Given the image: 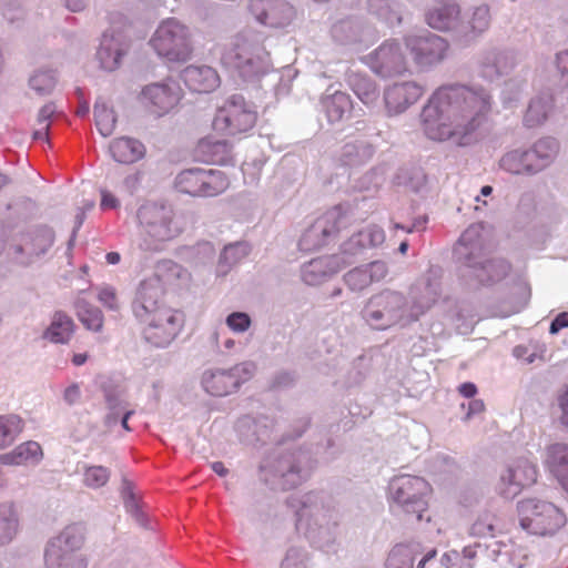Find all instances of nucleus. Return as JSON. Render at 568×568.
Returning a JSON list of instances; mask_svg holds the SVG:
<instances>
[{
  "mask_svg": "<svg viewBox=\"0 0 568 568\" xmlns=\"http://www.w3.org/2000/svg\"><path fill=\"white\" fill-rule=\"evenodd\" d=\"M490 110L491 95L486 89L460 83L443 84L422 109V130L432 141H452L465 146L471 143Z\"/></svg>",
  "mask_w": 568,
  "mask_h": 568,
  "instance_id": "1",
  "label": "nucleus"
},
{
  "mask_svg": "<svg viewBox=\"0 0 568 568\" xmlns=\"http://www.w3.org/2000/svg\"><path fill=\"white\" fill-rule=\"evenodd\" d=\"M440 284L437 278L423 277L410 288L409 298L403 293L383 290L365 302L361 317L375 331H386L394 326L405 327L428 311L437 301Z\"/></svg>",
  "mask_w": 568,
  "mask_h": 568,
  "instance_id": "2",
  "label": "nucleus"
},
{
  "mask_svg": "<svg viewBox=\"0 0 568 568\" xmlns=\"http://www.w3.org/2000/svg\"><path fill=\"white\" fill-rule=\"evenodd\" d=\"M287 508L294 514L295 529L312 547L326 554L338 549V513L327 494L312 490L293 494L286 499Z\"/></svg>",
  "mask_w": 568,
  "mask_h": 568,
  "instance_id": "3",
  "label": "nucleus"
},
{
  "mask_svg": "<svg viewBox=\"0 0 568 568\" xmlns=\"http://www.w3.org/2000/svg\"><path fill=\"white\" fill-rule=\"evenodd\" d=\"M132 312L143 325V339L156 348L169 347L183 328L182 315L165 304L155 281L140 283Z\"/></svg>",
  "mask_w": 568,
  "mask_h": 568,
  "instance_id": "4",
  "label": "nucleus"
},
{
  "mask_svg": "<svg viewBox=\"0 0 568 568\" xmlns=\"http://www.w3.org/2000/svg\"><path fill=\"white\" fill-rule=\"evenodd\" d=\"M479 225H470L454 247V257L460 276L468 283L493 286L510 272V264L500 257H488Z\"/></svg>",
  "mask_w": 568,
  "mask_h": 568,
  "instance_id": "5",
  "label": "nucleus"
},
{
  "mask_svg": "<svg viewBox=\"0 0 568 568\" xmlns=\"http://www.w3.org/2000/svg\"><path fill=\"white\" fill-rule=\"evenodd\" d=\"M265 39L261 31L253 29L239 32L224 47L221 62L245 82L258 80L272 69Z\"/></svg>",
  "mask_w": 568,
  "mask_h": 568,
  "instance_id": "6",
  "label": "nucleus"
},
{
  "mask_svg": "<svg viewBox=\"0 0 568 568\" xmlns=\"http://www.w3.org/2000/svg\"><path fill=\"white\" fill-rule=\"evenodd\" d=\"M138 245L145 252H159L183 231L171 205L145 202L136 210Z\"/></svg>",
  "mask_w": 568,
  "mask_h": 568,
  "instance_id": "7",
  "label": "nucleus"
},
{
  "mask_svg": "<svg viewBox=\"0 0 568 568\" xmlns=\"http://www.w3.org/2000/svg\"><path fill=\"white\" fill-rule=\"evenodd\" d=\"M313 468L314 460L310 453L297 449L266 460L261 466V473L272 487L291 489L306 480Z\"/></svg>",
  "mask_w": 568,
  "mask_h": 568,
  "instance_id": "8",
  "label": "nucleus"
},
{
  "mask_svg": "<svg viewBox=\"0 0 568 568\" xmlns=\"http://www.w3.org/2000/svg\"><path fill=\"white\" fill-rule=\"evenodd\" d=\"M84 544V527L71 524L59 535L51 538L44 550V562L48 568H87L84 556L77 554Z\"/></svg>",
  "mask_w": 568,
  "mask_h": 568,
  "instance_id": "9",
  "label": "nucleus"
},
{
  "mask_svg": "<svg viewBox=\"0 0 568 568\" xmlns=\"http://www.w3.org/2000/svg\"><path fill=\"white\" fill-rule=\"evenodd\" d=\"M150 45L160 58L169 62H185L193 52L189 28L175 18L165 19L159 24L150 39Z\"/></svg>",
  "mask_w": 568,
  "mask_h": 568,
  "instance_id": "10",
  "label": "nucleus"
},
{
  "mask_svg": "<svg viewBox=\"0 0 568 568\" xmlns=\"http://www.w3.org/2000/svg\"><path fill=\"white\" fill-rule=\"evenodd\" d=\"M517 508L520 527L531 535H554L566 524L565 514L549 501L529 498Z\"/></svg>",
  "mask_w": 568,
  "mask_h": 568,
  "instance_id": "11",
  "label": "nucleus"
},
{
  "mask_svg": "<svg viewBox=\"0 0 568 568\" xmlns=\"http://www.w3.org/2000/svg\"><path fill=\"white\" fill-rule=\"evenodd\" d=\"M403 41L415 67L420 71L433 70L448 55L447 40L429 31L406 34Z\"/></svg>",
  "mask_w": 568,
  "mask_h": 568,
  "instance_id": "12",
  "label": "nucleus"
},
{
  "mask_svg": "<svg viewBox=\"0 0 568 568\" xmlns=\"http://www.w3.org/2000/svg\"><path fill=\"white\" fill-rule=\"evenodd\" d=\"M257 112L251 102L243 95L233 94L217 110L213 128L227 135H235L250 131L256 123Z\"/></svg>",
  "mask_w": 568,
  "mask_h": 568,
  "instance_id": "13",
  "label": "nucleus"
},
{
  "mask_svg": "<svg viewBox=\"0 0 568 568\" xmlns=\"http://www.w3.org/2000/svg\"><path fill=\"white\" fill-rule=\"evenodd\" d=\"M256 366L253 362L246 361L234 365L231 368H209L201 375L203 390L215 397H223L235 393L242 384L250 381Z\"/></svg>",
  "mask_w": 568,
  "mask_h": 568,
  "instance_id": "14",
  "label": "nucleus"
},
{
  "mask_svg": "<svg viewBox=\"0 0 568 568\" xmlns=\"http://www.w3.org/2000/svg\"><path fill=\"white\" fill-rule=\"evenodd\" d=\"M429 491L428 483L412 475L395 476L388 485L389 498L407 514H415L422 520L426 510V495Z\"/></svg>",
  "mask_w": 568,
  "mask_h": 568,
  "instance_id": "15",
  "label": "nucleus"
},
{
  "mask_svg": "<svg viewBox=\"0 0 568 568\" xmlns=\"http://www.w3.org/2000/svg\"><path fill=\"white\" fill-rule=\"evenodd\" d=\"M174 185L181 193L206 197L223 193L230 186V181L220 170L192 168L180 172Z\"/></svg>",
  "mask_w": 568,
  "mask_h": 568,
  "instance_id": "16",
  "label": "nucleus"
},
{
  "mask_svg": "<svg viewBox=\"0 0 568 568\" xmlns=\"http://www.w3.org/2000/svg\"><path fill=\"white\" fill-rule=\"evenodd\" d=\"M364 62L378 77L388 79L408 72V60L400 42L388 39L364 57Z\"/></svg>",
  "mask_w": 568,
  "mask_h": 568,
  "instance_id": "17",
  "label": "nucleus"
},
{
  "mask_svg": "<svg viewBox=\"0 0 568 568\" xmlns=\"http://www.w3.org/2000/svg\"><path fill=\"white\" fill-rule=\"evenodd\" d=\"M247 11L260 24L272 29H285L296 19L295 7L287 0H248Z\"/></svg>",
  "mask_w": 568,
  "mask_h": 568,
  "instance_id": "18",
  "label": "nucleus"
},
{
  "mask_svg": "<svg viewBox=\"0 0 568 568\" xmlns=\"http://www.w3.org/2000/svg\"><path fill=\"white\" fill-rule=\"evenodd\" d=\"M182 98L179 83L172 79L145 85L140 94L144 108L155 116H163L173 110Z\"/></svg>",
  "mask_w": 568,
  "mask_h": 568,
  "instance_id": "19",
  "label": "nucleus"
},
{
  "mask_svg": "<svg viewBox=\"0 0 568 568\" xmlns=\"http://www.w3.org/2000/svg\"><path fill=\"white\" fill-rule=\"evenodd\" d=\"M537 479V467L526 458L511 462L500 474L498 491L507 499L518 496L526 487L531 486Z\"/></svg>",
  "mask_w": 568,
  "mask_h": 568,
  "instance_id": "20",
  "label": "nucleus"
},
{
  "mask_svg": "<svg viewBox=\"0 0 568 568\" xmlns=\"http://www.w3.org/2000/svg\"><path fill=\"white\" fill-rule=\"evenodd\" d=\"M425 87L416 81H400L384 89L383 101L388 116H395L407 111L425 93Z\"/></svg>",
  "mask_w": 568,
  "mask_h": 568,
  "instance_id": "21",
  "label": "nucleus"
},
{
  "mask_svg": "<svg viewBox=\"0 0 568 568\" xmlns=\"http://www.w3.org/2000/svg\"><path fill=\"white\" fill-rule=\"evenodd\" d=\"M385 232L378 225H368L354 233L341 245L339 254L344 264L351 265L361 257L366 250L381 246L385 242Z\"/></svg>",
  "mask_w": 568,
  "mask_h": 568,
  "instance_id": "22",
  "label": "nucleus"
},
{
  "mask_svg": "<svg viewBox=\"0 0 568 568\" xmlns=\"http://www.w3.org/2000/svg\"><path fill=\"white\" fill-rule=\"evenodd\" d=\"M436 4L425 12L428 27L440 32H455L459 36L460 6L457 0H435Z\"/></svg>",
  "mask_w": 568,
  "mask_h": 568,
  "instance_id": "23",
  "label": "nucleus"
},
{
  "mask_svg": "<svg viewBox=\"0 0 568 568\" xmlns=\"http://www.w3.org/2000/svg\"><path fill=\"white\" fill-rule=\"evenodd\" d=\"M331 36L335 42L345 45H367L376 39V32L373 28L353 18L336 21L331 28Z\"/></svg>",
  "mask_w": 568,
  "mask_h": 568,
  "instance_id": "24",
  "label": "nucleus"
},
{
  "mask_svg": "<svg viewBox=\"0 0 568 568\" xmlns=\"http://www.w3.org/2000/svg\"><path fill=\"white\" fill-rule=\"evenodd\" d=\"M347 266L341 254L321 256L304 263L301 268L303 282L310 286H317L328 281L334 274Z\"/></svg>",
  "mask_w": 568,
  "mask_h": 568,
  "instance_id": "25",
  "label": "nucleus"
},
{
  "mask_svg": "<svg viewBox=\"0 0 568 568\" xmlns=\"http://www.w3.org/2000/svg\"><path fill=\"white\" fill-rule=\"evenodd\" d=\"M387 274V265L383 261H373L353 267L343 275L344 284L352 292H362L373 283L382 281Z\"/></svg>",
  "mask_w": 568,
  "mask_h": 568,
  "instance_id": "26",
  "label": "nucleus"
},
{
  "mask_svg": "<svg viewBox=\"0 0 568 568\" xmlns=\"http://www.w3.org/2000/svg\"><path fill=\"white\" fill-rule=\"evenodd\" d=\"M337 233V226L333 214L317 219L298 241V247L304 252H312L324 246L331 237Z\"/></svg>",
  "mask_w": 568,
  "mask_h": 568,
  "instance_id": "27",
  "label": "nucleus"
},
{
  "mask_svg": "<svg viewBox=\"0 0 568 568\" xmlns=\"http://www.w3.org/2000/svg\"><path fill=\"white\" fill-rule=\"evenodd\" d=\"M126 51L128 45L120 32L105 31L102 36L97 57L103 70L113 71L119 68L121 59Z\"/></svg>",
  "mask_w": 568,
  "mask_h": 568,
  "instance_id": "28",
  "label": "nucleus"
},
{
  "mask_svg": "<svg viewBox=\"0 0 568 568\" xmlns=\"http://www.w3.org/2000/svg\"><path fill=\"white\" fill-rule=\"evenodd\" d=\"M181 79L193 92L209 93L220 84L217 72L209 65H189L181 72Z\"/></svg>",
  "mask_w": 568,
  "mask_h": 568,
  "instance_id": "29",
  "label": "nucleus"
},
{
  "mask_svg": "<svg viewBox=\"0 0 568 568\" xmlns=\"http://www.w3.org/2000/svg\"><path fill=\"white\" fill-rule=\"evenodd\" d=\"M195 154L199 160L206 163L219 165L234 164L232 146L225 140L212 136L204 138L199 141Z\"/></svg>",
  "mask_w": 568,
  "mask_h": 568,
  "instance_id": "30",
  "label": "nucleus"
},
{
  "mask_svg": "<svg viewBox=\"0 0 568 568\" xmlns=\"http://www.w3.org/2000/svg\"><path fill=\"white\" fill-rule=\"evenodd\" d=\"M321 106L329 123L343 121L353 108L351 97L339 90L328 88L321 99Z\"/></svg>",
  "mask_w": 568,
  "mask_h": 568,
  "instance_id": "31",
  "label": "nucleus"
},
{
  "mask_svg": "<svg viewBox=\"0 0 568 568\" xmlns=\"http://www.w3.org/2000/svg\"><path fill=\"white\" fill-rule=\"evenodd\" d=\"M499 169L513 175H536L528 149H513L503 154L499 159Z\"/></svg>",
  "mask_w": 568,
  "mask_h": 568,
  "instance_id": "32",
  "label": "nucleus"
},
{
  "mask_svg": "<svg viewBox=\"0 0 568 568\" xmlns=\"http://www.w3.org/2000/svg\"><path fill=\"white\" fill-rule=\"evenodd\" d=\"M347 83L359 101L368 108L377 105L379 89L375 80L366 74L349 72Z\"/></svg>",
  "mask_w": 568,
  "mask_h": 568,
  "instance_id": "33",
  "label": "nucleus"
},
{
  "mask_svg": "<svg viewBox=\"0 0 568 568\" xmlns=\"http://www.w3.org/2000/svg\"><path fill=\"white\" fill-rule=\"evenodd\" d=\"M375 148L365 140H355L345 143L337 153V161L342 165L358 166L367 163L374 155Z\"/></svg>",
  "mask_w": 568,
  "mask_h": 568,
  "instance_id": "34",
  "label": "nucleus"
},
{
  "mask_svg": "<svg viewBox=\"0 0 568 568\" xmlns=\"http://www.w3.org/2000/svg\"><path fill=\"white\" fill-rule=\"evenodd\" d=\"M546 466L568 491V445L556 443L548 446Z\"/></svg>",
  "mask_w": 568,
  "mask_h": 568,
  "instance_id": "35",
  "label": "nucleus"
},
{
  "mask_svg": "<svg viewBox=\"0 0 568 568\" xmlns=\"http://www.w3.org/2000/svg\"><path fill=\"white\" fill-rule=\"evenodd\" d=\"M536 173L550 166L559 152V143L554 138H541L528 148Z\"/></svg>",
  "mask_w": 568,
  "mask_h": 568,
  "instance_id": "36",
  "label": "nucleus"
},
{
  "mask_svg": "<svg viewBox=\"0 0 568 568\" xmlns=\"http://www.w3.org/2000/svg\"><path fill=\"white\" fill-rule=\"evenodd\" d=\"M490 23V7L486 3L475 6L470 9L466 26L460 23L459 36L478 38L488 31Z\"/></svg>",
  "mask_w": 568,
  "mask_h": 568,
  "instance_id": "37",
  "label": "nucleus"
},
{
  "mask_svg": "<svg viewBox=\"0 0 568 568\" xmlns=\"http://www.w3.org/2000/svg\"><path fill=\"white\" fill-rule=\"evenodd\" d=\"M74 328L75 324L72 317L62 311H57L43 333V338L55 344H67L71 339Z\"/></svg>",
  "mask_w": 568,
  "mask_h": 568,
  "instance_id": "38",
  "label": "nucleus"
},
{
  "mask_svg": "<svg viewBox=\"0 0 568 568\" xmlns=\"http://www.w3.org/2000/svg\"><path fill=\"white\" fill-rule=\"evenodd\" d=\"M109 150L113 160L123 164L134 163L144 155V145L125 136L113 140Z\"/></svg>",
  "mask_w": 568,
  "mask_h": 568,
  "instance_id": "39",
  "label": "nucleus"
},
{
  "mask_svg": "<svg viewBox=\"0 0 568 568\" xmlns=\"http://www.w3.org/2000/svg\"><path fill=\"white\" fill-rule=\"evenodd\" d=\"M186 275V270L172 260H162L155 265L154 274L151 277L143 280L141 283L155 281L162 292V300H164V285L171 284L175 280L183 278Z\"/></svg>",
  "mask_w": 568,
  "mask_h": 568,
  "instance_id": "40",
  "label": "nucleus"
},
{
  "mask_svg": "<svg viewBox=\"0 0 568 568\" xmlns=\"http://www.w3.org/2000/svg\"><path fill=\"white\" fill-rule=\"evenodd\" d=\"M422 554L417 542L399 544L393 547L386 559V568H414V562Z\"/></svg>",
  "mask_w": 568,
  "mask_h": 568,
  "instance_id": "41",
  "label": "nucleus"
},
{
  "mask_svg": "<svg viewBox=\"0 0 568 568\" xmlns=\"http://www.w3.org/2000/svg\"><path fill=\"white\" fill-rule=\"evenodd\" d=\"M250 253V246L245 242H235L224 246L219 263L216 266V274L225 276L243 258Z\"/></svg>",
  "mask_w": 568,
  "mask_h": 568,
  "instance_id": "42",
  "label": "nucleus"
},
{
  "mask_svg": "<svg viewBox=\"0 0 568 568\" xmlns=\"http://www.w3.org/2000/svg\"><path fill=\"white\" fill-rule=\"evenodd\" d=\"M368 11L390 27L402 23L399 4L395 0H368Z\"/></svg>",
  "mask_w": 568,
  "mask_h": 568,
  "instance_id": "43",
  "label": "nucleus"
},
{
  "mask_svg": "<svg viewBox=\"0 0 568 568\" xmlns=\"http://www.w3.org/2000/svg\"><path fill=\"white\" fill-rule=\"evenodd\" d=\"M74 310L79 321L90 331L100 332L103 327V314L87 300L78 297L74 302Z\"/></svg>",
  "mask_w": 568,
  "mask_h": 568,
  "instance_id": "44",
  "label": "nucleus"
},
{
  "mask_svg": "<svg viewBox=\"0 0 568 568\" xmlns=\"http://www.w3.org/2000/svg\"><path fill=\"white\" fill-rule=\"evenodd\" d=\"M19 519L17 511L10 504L0 505V546L13 540L18 532Z\"/></svg>",
  "mask_w": 568,
  "mask_h": 568,
  "instance_id": "45",
  "label": "nucleus"
},
{
  "mask_svg": "<svg viewBox=\"0 0 568 568\" xmlns=\"http://www.w3.org/2000/svg\"><path fill=\"white\" fill-rule=\"evenodd\" d=\"M550 101L545 97L534 98L524 116V123L528 128H534L541 124L550 111Z\"/></svg>",
  "mask_w": 568,
  "mask_h": 568,
  "instance_id": "46",
  "label": "nucleus"
},
{
  "mask_svg": "<svg viewBox=\"0 0 568 568\" xmlns=\"http://www.w3.org/2000/svg\"><path fill=\"white\" fill-rule=\"evenodd\" d=\"M278 568H313L311 554L303 546H290Z\"/></svg>",
  "mask_w": 568,
  "mask_h": 568,
  "instance_id": "47",
  "label": "nucleus"
},
{
  "mask_svg": "<svg viewBox=\"0 0 568 568\" xmlns=\"http://www.w3.org/2000/svg\"><path fill=\"white\" fill-rule=\"evenodd\" d=\"M94 119L98 131L103 136L113 133L116 118L114 111L103 102H97L94 105Z\"/></svg>",
  "mask_w": 568,
  "mask_h": 568,
  "instance_id": "48",
  "label": "nucleus"
},
{
  "mask_svg": "<svg viewBox=\"0 0 568 568\" xmlns=\"http://www.w3.org/2000/svg\"><path fill=\"white\" fill-rule=\"evenodd\" d=\"M21 430L22 419L19 416H0V449L12 444Z\"/></svg>",
  "mask_w": 568,
  "mask_h": 568,
  "instance_id": "49",
  "label": "nucleus"
},
{
  "mask_svg": "<svg viewBox=\"0 0 568 568\" xmlns=\"http://www.w3.org/2000/svg\"><path fill=\"white\" fill-rule=\"evenodd\" d=\"M104 398L109 409V413L104 419V424L106 427L112 428L118 425L122 414L125 412V407L120 394L115 390L106 389L104 392Z\"/></svg>",
  "mask_w": 568,
  "mask_h": 568,
  "instance_id": "50",
  "label": "nucleus"
},
{
  "mask_svg": "<svg viewBox=\"0 0 568 568\" xmlns=\"http://www.w3.org/2000/svg\"><path fill=\"white\" fill-rule=\"evenodd\" d=\"M111 476L109 468L101 465L85 466L82 483L91 489H99L106 485Z\"/></svg>",
  "mask_w": 568,
  "mask_h": 568,
  "instance_id": "51",
  "label": "nucleus"
},
{
  "mask_svg": "<svg viewBox=\"0 0 568 568\" xmlns=\"http://www.w3.org/2000/svg\"><path fill=\"white\" fill-rule=\"evenodd\" d=\"M122 497L126 513H129L139 525L145 527L146 517L140 508L139 500L133 493L131 484L126 480L123 483Z\"/></svg>",
  "mask_w": 568,
  "mask_h": 568,
  "instance_id": "52",
  "label": "nucleus"
},
{
  "mask_svg": "<svg viewBox=\"0 0 568 568\" xmlns=\"http://www.w3.org/2000/svg\"><path fill=\"white\" fill-rule=\"evenodd\" d=\"M496 517L485 513L480 515L469 528V535L478 538L495 537Z\"/></svg>",
  "mask_w": 568,
  "mask_h": 568,
  "instance_id": "53",
  "label": "nucleus"
},
{
  "mask_svg": "<svg viewBox=\"0 0 568 568\" xmlns=\"http://www.w3.org/2000/svg\"><path fill=\"white\" fill-rule=\"evenodd\" d=\"M479 72L480 75L488 81L500 78L496 49H488L481 53L479 59Z\"/></svg>",
  "mask_w": 568,
  "mask_h": 568,
  "instance_id": "54",
  "label": "nucleus"
},
{
  "mask_svg": "<svg viewBox=\"0 0 568 568\" xmlns=\"http://www.w3.org/2000/svg\"><path fill=\"white\" fill-rule=\"evenodd\" d=\"M57 108L54 103L49 102L44 104L39 113H38V143L39 142H45L49 144V120L52 118V115L55 113Z\"/></svg>",
  "mask_w": 568,
  "mask_h": 568,
  "instance_id": "55",
  "label": "nucleus"
},
{
  "mask_svg": "<svg viewBox=\"0 0 568 568\" xmlns=\"http://www.w3.org/2000/svg\"><path fill=\"white\" fill-rule=\"evenodd\" d=\"M34 446L33 442H27L19 445L11 454L2 456L4 463L21 465L26 464L28 460L32 459L34 456Z\"/></svg>",
  "mask_w": 568,
  "mask_h": 568,
  "instance_id": "56",
  "label": "nucleus"
},
{
  "mask_svg": "<svg viewBox=\"0 0 568 568\" xmlns=\"http://www.w3.org/2000/svg\"><path fill=\"white\" fill-rule=\"evenodd\" d=\"M225 324L234 334H243L250 329L252 320L245 312H232L226 316Z\"/></svg>",
  "mask_w": 568,
  "mask_h": 568,
  "instance_id": "57",
  "label": "nucleus"
},
{
  "mask_svg": "<svg viewBox=\"0 0 568 568\" xmlns=\"http://www.w3.org/2000/svg\"><path fill=\"white\" fill-rule=\"evenodd\" d=\"M497 64L500 78L508 74L518 63L517 53L510 50H497Z\"/></svg>",
  "mask_w": 568,
  "mask_h": 568,
  "instance_id": "58",
  "label": "nucleus"
},
{
  "mask_svg": "<svg viewBox=\"0 0 568 568\" xmlns=\"http://www.w3.org/2000/svg\"><path fill=\"white\" fill-rule=\"evenodd\" d=\"M57 84V74L54 70H41L38 72V94L50 93Z\"/></svg>",
  "mask_w": 568,
  "mask_h": 568,
  "instance_id": "59",
  "label": "nucleus"
},
{
  "mask_svg": "<svg viewBox=\"0 0 568 568\" xmlns=\"http://www.w3.org/2000/svg\"><path fill=\"white\" fill-rule=\"evenodd\" d=\"M98 300L109 310L115 311L119 308L115 288L110 285L100 287Z\"/></svg>",
  "mask_w": 568,
  "mask_h": 568,
  "instance_id": "60",
  "label": "nucleus"
},
{
  "mask_svg": "<svg viewBox=\"0 0 568 568\" xmlns=\"http://www.w3.org/2000/svg\"><path fill=\"white\" fill-rule=\"evenodd\" d=\"M54 242V232L49 226L38 227V255L44 254Z\"/></svg>",
  "mask_w": 568,
  "mask_h": 568,
  "instance_id": "61",
  "label": "nucleus"
},
{
  "mask_svg": "<svg viewBox=\"0 0 568 568\" xmlns=\"http://www.w3.org/2000/svg\"><path fill=\"white\" fill-rule=\"evenodd\" d=\"M555 65L559 73L560 82L568 87V49L556 53Z\"/></svg>",
  "mask_w": 568,
  "mask_h": 568,
  "instance_id": "62",
  "label": "nucleus"
},
{
  "mask_svg": "<svg viewBox=\"0 0 568 568\" xmlns=\"http://www.w3.org/2000/svg\"><path fill=\"white\" fill-rule=\"evenodd\" d=\"M558 407L560 409V423L568 426V385H566L557 396Z\"/></svg>",
  "mask_w": 568,
  "mask_h": 568,
  "instance_id": "63",
  "label": "nucleus"
},
{
  "mask_svg": "<svg viewBox=\"0 0 568 568\" xmlns=\"http://www.w3.org/2000/svg\"><path fill=\"white\" fill-rule=\"evenodd\" d=\"M427 221V216L424 215L414 219V221L410 224H402L396 222L393 224V227L395 230H402L406 233L419 232L425 229Z\"/></svg>",
  "mask_w": 568,
  "mask_h": 568,
  "instance_id": "64",
  "label": "nucleus"
}]
</instances>
